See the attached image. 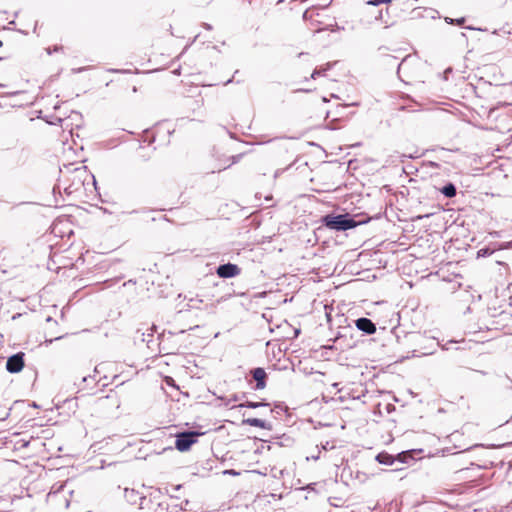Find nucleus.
<instances>
[{
	"instance_id": "obj_19",
	"label": "nucleus",
	"mask_w": 512,
	"mask_h": 512,
	"mask_svg": "<svg viewBox=\"0 0 512 512\" xmlns=\"http://www.w3.org/2000/svg\"><path fill=\"white\" fill-rule=\"evenodd\" d=\"M458 24H462L464 22V18H460L456 20Z\"/></svg>"
},
{
	"instance_id": "obj_9",
	"label": "nucleus",
	"mask_w": 512,
	"mask_h": 512,
	"mask_svg": "<svg viewBox=\"0 0 512 512\" xmlns=\"http://www.w3.org/2000/svg\"><path fill=\"white\" fill-rule=\"evenodd\" d=\"M376 460L379 463L385 464V465H391L394 462L392 456L387 454V453H380V454H378L376 456Z\"/></svg>"
},
{
	"instance_id": "obj_15",
	"label": "nucleus",
	"mask_w": 512,
	"mask_h": 512,
	"mask_svg": "<svg viewBox=\"0 0 512 512\" xmlns=\"http://www.w3.org/2000/svg\"><path fill=\"white\" fill-rule=\"evenodd\" d=\"M9 416V411L0 412V420H6Z\"/></svg>"
},
{
	"instance_id": "obj_22",
	"label": "nucleus",
	"mask_w": 512,
	"mask_h": 512,
	"mask_svg": "<svg viewBox=\"0 0 512 512\" xmlns=\"http://www.w3.org/2000/svg\"><path fill=\"white\" fill-rule=\"evenodd\" d=\"M192 308H198V306L196 304H191L190 305Z\"/></svg>"
},
{
	"instance_id": "obj_11",
	"label": "nucleus",
	"mask_w": 512,
	"mask_h": 512,
	"mask_svg": "<svg viewBox=\"0 0 512 512\" xmlns=\"http://www.w3.org/2000/svg\"><path fill=\"white\" fill-rule=\"evenodd\" d=\"M330 67H331V64L328 63V64L325 65V67H322V68H319V69H315L313 71V73L311 74V78L315 79L317 76L323 75L325 71L330 69Z\"/></svg>"
},
{
	"instance_id": "obj_18",
	"label": "nucleus",
	"mask_w": 512,
	"mask_h": 512,
	"mask_svg": "<svg viewBox=\"0 0 512 512\" xmlns=\"http://www.w3.org/2000/svg\"><path fill=\"white\" fill-rule=\"evenodd\" d=\"M190 302H192V303H194V302H199V303H201V302H202V300H201V299H197V300H195V299H190Z\"/></svg>"
},
{
	"instance_id": "obj_10",
	"label": "nucleus",
	"mask_w": 512,
	"mask_h": 512,
	"mask_svg": "<svg viewBox=\"0 0 512 512\" xmlns=\"http://www.w3.org/2000/svg\"><path fill=\"white\" fill-rule=\"evenodd\" d=\"M261 406H268V404L264 403V402L247 401L246 403H243V404L239 405V407H247V408H252V409H255V408H258V407H261Z\"/></svg>"
},
{
	"instance_id": "obj_1",
	"label": "nucleus",
	"mask_w": 512,
	"mask_h": 512,
	"mask_svg": "<svg viewBox=\"0 0 512 512\" xmlns=\"http://www.w3.org/2000/svg\"><path fill=\"white\" fill-rule=\"evenodd\" d=\"M321 221L324 226L336 231H346L357 226V222L348 214H328L322 217Z\"/></svg>"
},
{
	"instance_id": "obj_13",
	"label": "nucleus",
	"mask_w": 512,
	"mask_h": 512,
	"mask_svg": "<svg viewBox=\"0 0 512 512\" xmlns=\"http://www.w3.org/2000/svg\"><path fill=\"white\" fill-rule=\"evenodd\" d=\"M389 2H391V0H368V1H366V3L368 5H373V6H377V5H380L383 3H389Z\"/></svg>"
},
{
	"instance_id": "obj_2",
	"label": "nucleus",
	"mask_w": 512,
	"mask_h": 512,
	"mask_svg": "<svg viewBox=\"0 0 512 512\" xmlns=\"http://www.w3.org/2000/svg\"><path fill=\"white\" fill-rule=\"evenodd\" d=\"M199 433L194 431H186L177 434L175 447L178 451L184 452L190 449V447L197 441Z\"/></svg>"
},
{
	"instance_id": "obj_20",
	"label": "nucleus",
	"mask_w": 512,
	"mask_h": 512,
	"mask_svg": "<svg viewBox=\"0 0 512 512\" xmlns=\"http://www.w3.org/2000/svg\"><path fill=\"white\" fill-rule=\"evenodd\" d=\"M204 27H205L206 29H208V30H210V29H211V25H209V24H207V23H205V24H204Z\"/></svg>"
},
{
	"instance_id": "obj_6",
	"label": "nucleus",
	"mask_w": 512,
	"mask_h": 512,
	"mask_svg": "<svg viewBox=\"0 0 512 512\" xmlns=\"http://www.w3.org/2000/svg\"><path fill=\"white\" fill-rule=\"evenodd\" d=\"M254 380L256 381V389L261 390L266 387L267 374L263 368H255L251 371Z\"/></svg>"
},
{
	"instance_id": "obj_4",
	"label": "nucleus",
	"mask_w": 512,
	"mask_h": 512,
	"mask_svg": "<svg viewBox=\"0 0 512 512\" xmlns=\"http://www.w3.org/2000/svg\"><path fill=\"white\" fill-rule=\"evenodd\" d=\"M23 356H24L23 353H17V354L10 356L6 362L7 371L10 373L20 372L24 367Z\"/></svg>"
},
{
	"instance_id": "obj_12",
	"label": "nucleus",
	"mask_w": 512,
	"mask_h": 512,
	"mask_svg": "<svg viewBox=\"0 0 512 512\" xmlns=\"http://www.w3.org/2000/svg\"><path fill=\"white\" fill-rule=\"evenodd\" d=\"M478 257H486L492 254V251L489 248H482L478 251Z\"/></svg>"
},
{
	"instance_id": "obj_17",
	"label": "nucleus",
	"mask_w": 512,
	"mask_h": 512,
	"mask_svg": "<svg viewBox=\"0 0 512 512\" xmlns=\"http://www.w3.org/2000/svg\"><path fill=\"white\" fill-rule=\"evenodd\" d=\"M430 215H431V214H426V215H424V216L419 215V216H417V219H423V218H425V217H429Z\"/></svg>"
},
{
	"instance_id": "obj_21",
	"label": "nucleus",
	"mask_w": 512,
	"mask_h": 512,
	"mask_svg": "<svg viewBox=\"0 0 512 512\" xmlns=\"http://www.w3.org/2000/svg\"><path fill=\"white\" fill-rule=\"evenodd\" d=\"M231 82H232V79H229V80H227V81L224 83V85H227V84H229V83H231Z\"/></svg>"
},
{
	"instance_id": "obj_14",
	"label": "nucleus",
	"mask_w": 512,
	"mask_h": 512,
	"mask_svg": "<svg viewBox=\"0 0 512 512\" xmlns=\"http://www.w3.org/2000/svg\"><path fill=\"white\" fill-rule=\"evenodd\" d=\"M241 157H242V154H238V155H234V156H232V157H231V159H232V164L237 163V162L241 159Z\"/></svg>"
},
{
	"instance_id": "obj_8",
	"label": "nucleus",
	"mask_w": 512,
	"mask_h": 512,
	"mask_svg": "<svg viewBox=\"0 0 512 512\" xmlns=\"http://www.w3.org/2000/svg\"><path fill=\"white\" fill-rule=\"evenodd\" d=\"M440 191L447 198L455 197L457 193L456 186L453 183H447Z\"/></svg>"
},
{
	"instance_id": "obj_16",
	"label": "nucleus",
	"mask_w": 512,
	"mask_h": 512,
	"mask_svg": "<svg viewBox=\"0 0 512 512\" xmlns=\"http://www.w3.org/2000/svg\"><path fill=\"white\" fill-rule=\"evenodd\" d=\"M225 474H229V475H238L239 473L236 472L235 470H226L224 471Z\"/></svg>"
},
{
	"instance_id": "obj_7",
	"label": "nucleus",
	"mask_w": 512,
	"mask_h": 512,
	"mask_svg": "<svg viewBox=\"0 0 512 512\" xmlns=\"http://www.w3.org/2000/svg\"><path fill=\"white\" fill-rule=\"evenodd\" d=\"M243 424L249 425V426H254V427H259V428H262V429H266L268 427V424L264 420H261V419H258V418H247V419H244L243 420Z\"/></svg>"
},
{
	"instance_id": "obj_5",
	"label": "nucleus",
	"mask_w": 512,
	"mask_h": 512,
	"mask_svg": "<svg viewBox=\"0 0 512 512\" xmlns=\"http://www.w3.org/2000/svg\"><path fill=\"white\" fill-rule=\"evenodd\" d=\"M355 326L358 330L371 335L376 332V325L372 322L371 319L366 317H361L355 321Z\"/></svg>"
},
{
	"instance_id": "obj_3",
	"label": "nucleus",
	"mask_w": 512,
	"mask_h": 512,
	"mask_svg": "<svg viewBox=\"0 0 512 512\" xmlns=\"http://www.w3.org/2000/svg\"><path fill=\"white\" fill-rule=\"evenodd\" d=\"M241 272V269L232 263H226L219 265L217 267L216 273L220 278H232L238 276Z\"/></svg>"
}]
</instances>
